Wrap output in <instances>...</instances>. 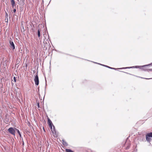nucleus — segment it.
<instances>
[{
    "label": "nucleus",
    "instance_id": "obj_15",
    "mask_svg": "<svg viewBox=\"0 0 152 152\" xmlns=\"http://www.w3.org/2000/svg\"><path fill=\"white\" fill-rule=\"evenodd\" d=\"M13 11L14 12H15L16 11V10L15 9H14L13 10Z\"/></svg>",
    "mask_w": 152,
    "mask_h": 152
},
{
    "label": "nucleus",
    "instance_id": "obj_6",
    "mask_svg": "<svg viewBox=\"0 0 152 152\" xmlns=\"http://www.w3.org/2000/svg\"><path fill=\"white\" fill-rule=\"evenodd\" d=\"M9 43L10 44V47L12 50H14L15 49V46L13 42L10 40Z\"/></svg>",
    "mask_w": 152,
    "mask_h": 152
},
{
    "label": "nucleus",
    "instance_id": "obj_8",
    "mask_svg": "<svg viewBox=\"0 0 152 152\" xmlns=\"http://www.w3.org/2000/svg\"><path fill=\"white\" fill-rule=\"evenodd\" d=\"M62 143L63 145L64 146H67L68 145L67 143L64 140H62Z\"/></svg>",
    "mask_w": 152,
    "mask_h": 152
},
{
    "label": "nucleus",
    "instance_id": "obj_4",
    "mask_svg": "<svg viewBox=\"0 0 152 152\" xmlns=\"http://www.w3.org/2000/svg\"><path fill=\"white\" fill-rule=\"evenodd\" d=\"M15 129L12 127L8 129V131L9 133L15 135Z\"/></svg>",
    "mask_w": 152,
    "mask_h": 152
},
{
    "label": "nucleus",
    "instance_id": "obj_12",
    "mask_svg": "<svg viewBox=\"0 0 152 152\" xmlns=\"http://www.w3.org/2000/svg\"><path fill=\"white\" fill-rule=\"evenodd\" d=\"M130 144H129L126 147V150L129 149L130 147Z\"/></svg>",
    "mask_w": 152,
    "mask_h": 152
},
{
    "label": "nucleus",
    "instance_id": "obj_13",
    "mask_svg": "<svg viewBox=\"0 0 152 152\" xmlns=\"http://www.w3.org/2000/svg\"><path fill=\"white\" fill-rule=\"evenodd\" d=\"M38 35L39 37L40 36V31L39 29H38Z\"/></svg>",
    "mask_w": 152,
    "mask_h": 152
},
{
    "label": "nucleus",
    "instance_id": "obj_5",
    "mask_svg": "<svg viewBox=\"0 0 152 152\" xmlns=\"http://www.w3.org/2000/svg\"><path fill=\"white\" fill-rule=\"evenodd\" d=\"M34 81L35 85L37 86L39 84V80L37 74L35 75L34 79Z\"/></svg>",
    "mask_w": 152,
    "mask_h": 152
},
{
    "label": "nucleus",
    "instance_id": "obj_10",
    "mask_svg": "<svg viewBox=\"0 0 152 152\" xmlns=\"http://www.w3.org/2000/svg\"><path fill=\"white\" fill-rule=\"evenodd\" d=\"M15 130H16V131H17L20 137H21V135L20 134V132L19 131L18 129H17L16 128H15Z\"/></svg>",
    "mask_w": 152,
    "mask_h": 152
},
{
    "label": "nucleus",
    "instance_id": "obj_14",
    "mask_svg": "<svg viewBox=\"0 0 152 152\" xmlns=\"http://www.w3.org/2000/svg\"><path fill=\"white\" fill-rule=\"evenodd\" d=\"M13 79L15 82H16V78L15 77H14Z\"/></svg>",
    "mask_w": 152,
    "mask_h": 152
},
{
    "label": "nucleus",
    "instance_id": "obj_1",
    "mask_svg": "<svg viewBox=\"0 0 152 152\" xmlns=\"http://www.w3.org/2000/svg\"><path fill=\"white\" fill-rule=\"evenodd\" d=\"M48 124L49 127L50 128L53 134H56V132L54 126L53 125L52 121L50 119L48 118Z\"/></svg>",
    "mask_w": 152,
    "mask_h": 152
},
{
    "label": "nucleus",
    "instance_id": "obj_3",
    "mask_svg": "<svg viewBox=\"0 0 152 152\" xmlns=\"http://www.w3.org/2000/svg\"><path fill=\"white\" fill-rule=\"evenodd\" d=\"M150 137H152V132L148 133L146 134V140L147 141L150 142L151 140Z\"/></svg>",
    "mask_w": 152,
    "mask_h": 152
},
{
    "label": "nucleus",
    "instance_id": "obj_17",
    "mask_svg": "<svg viewBox=\"0 0 152 152\" xmlns=\"http://www.w3.org/2000/svg\"><path fill=\"white\" fill-rule=\"evenodd\" d=\"M107 67H108L109 68H110V67L109 66H107Z\"/></svg>",
    "mask_w": 152,
    "mask_h": 152
},
{
    "label": "nucleus",
    "instance_id": "obj_16",
    "mask_svg": "<svg viewBox=\"0 0 152 152\" xmlns=\"http://www.w3.org/2000/svg\"><path fill=\"white\" fill-rule=\"evenodd\" d=\"M37 106L38 107H39V103H38L37 104Z\"/></svg>",
    "mask_w": 152,
    "mask_h": 152
},
{
    "label": "nucleus",
    "instance_id": "obj_9",
    "mask_svg": "<svg viewBox=\"0 0 152 152\" xmlns=\"http://www.w3.org/2000/svg\"><path fill=\"white\" fill-rule=\"evenodd\" d=\"M11 3L12 7L13 8L15 5V3L14 0H11Z\"/></svg>",
    "mask_w": 152,
    "mask_h": 152
},
{
    "label": "nucleus",
    "instance_id": "obj_11",
    "mask_svg": "<svg viewBox=\"0 0 152 152\" xmlns=\"http://www.w3.org/2000/svg\"><path fill=\"white\" fill-rule=\"evenodd\" d=\"M6 13V15H5V17H6V19H5V20H6V18H7V21H8V15L7 14V12H5Z\"/></svg>",
    "mask_w": 152,
    "mask_h": 152
},
{
    "label": "nucleus",
    "instance_id": "obj_7",
    "mask_svg": "<svg viewBox=\"0 0 152 152\" xmlns=\"http://www.w3.org/2000/svg\"><path fill=\"white\" fill-rule=\"evenodd\" d=\"M138 68L141 69H142V66H135L132 67H124L123 68V69H128V68Z\"/></svg>",
    "mask_w": 152,
    "mask_h": 152
},
{
    "label": "nucleus",
    "instance_id": "obj_2",
    "mask_svg": "<svg viewBox=\"0 0 152 152\" xmlns=\"http://www.w3.org/2000/svg\"><path fill=\"white\" fill-rule=\"evenodd\" d=\"M142 69L144 70L152 71V63L149 64L142 66Z\"/></svg>",
    "mask_w": 152,
    "mask_h": 152
},
{
    "label": "nucleus",
    "instance_id": "obj_18",
    "mask_svg": "<svg viewBox=\"0 0 152 152\" xmlns=\"http://www.w3.org/2000/svg\"><path fill=\"white\" fill-rule=\"evenodd\" d=\"M43 129L44 130V131H45V129H44V128H43Z\"/></svg>",
    "mask_w": 152,
    "mask_h": 152
}]
</instances>
